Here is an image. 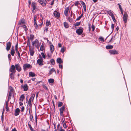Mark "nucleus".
Here are the masks:
<instances>
[{
	"instance_id": "obj_1",
	"label": "nucleus",
	"mask_w": 131,
	"mask_h": 131,
	"mask_svg": "<svg viewBox=\"0 0 131 131\" xmlns=\"http://www.w3.org/2000/svg\"><path fill=\"white\" fill-rule=\"evenodd\" d=\"M28 41L29 43V50L30 52V54L31 56H32L34 54V51L33 49H31L30 48V41L29 39V37H28Z\"/></svg>"
},
{
	"instance_id": "obj_2",
	"label": "nucleus",
	"mask_w": 131,
	"mask_h": 131,
	"mask_svg": "<svg viewBox=\"0 0 131 131\" xmlns=\"http://www.w3.org/2000/svg\"><path fill=\"white\" fill-rule=\"evenodd\" d=\"M83 31V28L80 27L76 30V32L78 35H80L82 34Z\"/></svg>"
},
{
	"instance_id": "obj_3",
	"label": "nucleus",
	"mask_w": 131,
	"mask_h": 131,
	"mask_svg": "<svg viewBox=\"0 0 131 131\" xmlns=\"http://www.w3.org/2000/svg\"><path fill=\"white\" fill-rule=\"evenodd\" d=\"M9 71L11 73H15L16 71L15 66L14 65H12L11 67H10L9 68Z\"/></svg>"
},
{
	"instance_id": "obj_4",
	"label": "nucleus",
	"mask_w": 131,
	"mask_h": 131,
	"mask_svg": "<svg viewBox=\"0 0 131 131\" xmlns=\"http://www.w3.org/2000/svg\"><path fill=\"white\" fill-rule=\"evenodd\" d=\"M16 70L18 72H20L21 70V68L19 63L15 64V65Z\"/></svg>"
},
{
	"instance_id": "obj_5",
	"label": "nucleus",
	"mask_w": 131,
	"mask_h": 131,
	"mask_svg": "<svg viewBox=\"0 0 131 131\" xmlns=\"http://www.w3.org/2000/svg\"><path fill=\"white\" fill-rule=\"evenodd\" d=\"M128 15L126 12H124L123 15V21L125 23H126L128 18Z\"/></svg>"
},
{
	"instance_id": "obj_6",
	"label": "nucleus",
	"mask_w": 131,
	"mask_h": 131,
	"mask_svg": "<svg viewBox=\"0 0 131 131\" xmlns=\"http://www.w3.org/2000/svg\"><path fill=\"white\" fill-rule=\"evenodd\" d=\"M23 68L24 70L25 71L26 70L27 68H29L30 67H32V66H31L28 63H26L23 65Z\"/></svg>"
},
{
	"instance_id": "obj_7",
	"label": "nucleus",
	"mask_w": 131,
	"mask_h": 131,
	"mask_svg": "<svg viewBox=\"0 0 131 131\" xmlns=\"http://www.w3.org/2000/svg\"><path fill=\"white\" fill-rule=\"evenodd\" d=\"M110 54H118V52L115 50H112L109 51Z\"/></svg>"
},
{
	"instance_id": "obj_8",
	"label": "nucleus",
	"mask_w": 131,
	"mask_h": 131,
	"mask_svg": "<svg viewBox=\"0 0 131 131\" xmlns=\"http://www.w3.org/2000/svg\"><path fill=\"white\" fill-rule=\"evenodd\" d=\"M40 56L41 58L38 59L37 61V62L38 64L41 66L43 65V61L41 57V56Z\"/></svg>"
},
{
	"instance_id": "obj_9",
	"label": "nucleus",
	"mask_w": 131,
	"mask_h": 131,
	"mask_svg": "<svg viewBox=\"0 0 131 131\" xmlns=\"http://www.w3.org/2000/svg\"><path fill=\"white\" fill-rule=\"evenodd\" d=\"M21 87L22 88H23L24 89L23 90L24 91H27L28 89V86L27 84H24V86L22 85L21 86Z\"/></svg>"
},
{
	"instance_id": "obj_10",
	"label": "nucleus",
	"mask_w": 131,
	"mask_h": 131,
	"mask_svg": "<svg viewBox=\"0 0 131 131\" xmlns=\"http://www.w3.org/2000/svg\"><path fill=\"white\" fill-rule=\"evenodd\" d=\"M11 46V43L9 41L6 43V49L7 51L9 50L10 49Z\"/></svg>"
},
{
	"instance_id": "obj_11",
	"label": "nucleus",
	"mask_w": 131,
	"mask_h": 131,
	"mask_svg": "<svg viewBox=\"0 0 131 131\" xmlns=\"http://www.w3.org/2000/svg\"><path fill=\"white\" fill-rule=\"evenodd\" d=\"M65 106L64 105L60 108V115L62 116L63 115V112L64 111Z\"/></svg>"
},
{
	"instance_id": "obj_12",
	"label": "nucleus",
	"mask_w": 131,
	"mask_h": 131,
	"mask_svg": "<svg viewBox=\"0 0 131 131\" xmlns=\"http://www.w3.org/2000/svg\"><path fill=\"white\" fill-rule=\"evenodd\" d=\"M53 14L56 17L59 18L60 17V13L56 10H55Z\"/></svg>"
},
{
	"instance_id": "obj_13",
	"label": "nucleus",
	"mask_w": 131,
	"mask_h": 131,
	"mask_svg": "<svg viewBox=\"0 0 131 131\" xmlns=\"http://www.w3.org/2000/svg\"><path fill=\"white\" fill-rule=\"evenodd\" d=\"M20 113V109L17 108L15 110L14 115L15 116H17L19 115Z\"/></svg>"
},
{
	"instance_id": "obj_14",
	"label": "nucleus",
	"mask_w": 131,
	"mask_h": 131,
	"mask_svg": "<svg viewBox=\"0 0 131 131\" xmlns=\"http://www.w3.org/2000/svg\"><path fill=\"white\" fill-rule=\"evenodd\" d=\"M54 71L55 72V73L56 74V73L55 70H54V69L53 68L50 70L49 72L48 73V75H50L51 74H52L53 72Z\"/></svg>"
},
{
	"instance_id": "obj_15",
	"label": "nucleus",
	"mask_w": 131,
	"mask_h": 131,
	"mask_svg": "<svg viewBox=\"0 0 131 131\" xmlns=\"http://www.w3.org/2000/svg\"><path fill=\"white\" fill-rule=\"evenodd\" d=\"M69 8L68 7H67L65 9L64 14L65 16H67L68 15V13L69 11Z\"/></svg>"
},
{
	"instance_id": "obj_16",
	"label": "nucleus",
	"mask_w": 131,
	"mask_h": 131,
	"mask_svg": "<svg viewBox=\"0 0 131 131\" xmlns=\"http://www.w3.org/2000/svg\"><path fill=\"white\" fill-rule=\"evenodd\" d=\"M15 53V50L14 49V46H12L10 52V53L12 56H14Z\"/></svg>"
},
{
	"instance_id": "obj_17",
	"label": "nucleus",
	"mask_w": 131,
	"mask_h": 131,
	"mask_svg": "<svg viewBox=\"0 0 131 131\" xmlns=\"http://www.w3.org/2000/svg\"><path fill=\"white\" fill-rule=\"evenodd\" d=\"M54 48L53 45H50V50L51 53H53V52L54 51Z\"/></svg>"
},
{
	"instance_id": "obj_18",
	"label": "nucleus",
	"mask_w": 131,
	"mask_h": 131,
	"mask_svg": "<svg viewBox=\"0 0 131 131\" xmlns=\"http://www.w3.org/2000/svg\"><path fill=\"white\" fill-rule=\"evenodd\" d=\"M57 62L59 64H62L63 63V61L60 58H58L57 59Z\"/></svg>"
},
{
	"instance_id": "obj_19",
	"label": "nucleus",
	"mask_w": 131,
	"mask_h": 131,
	"mask_svg": "<svg viewBox=\"0 0 131 131\" xmlns=\"http://www.w3.org/2000/svg\"><path fill=\"white\" fill-rule=\"evenodd\" d=\"M36 3L34 2H32L31 3V6L32 7V11L35 10L36 8V6H35Z\"/></svg>"
},
{
	"instance_id": "obj_20",
	"label": "nucleus",
	"mask_w": 131,
	"mask_h": 131,
	"mask_svg": "<svg viewBox=\"0 0 131 131\" xmlns=\"http://www.w3.org/2000/svg\"><path fill=\"white\" fill-rule=\"evenodd\" d=\"M25 24V22L24 21L23 19H21L20 20L18 24V25H20L21 24Z\"/></svg>"
},
{
	"instance_id": "obj_21",
	"label": "nucleus",
	"mask_w": 131,
	"mask_h": 131,
	"mask_svg": "<svg viewBox=\"0 0 131 131\" xmlns=\"http://www.w3.org/2000/svg\"><path fill=\"white\" fill-rule=\"evenodd\" d=\"M29 77H34L36 76V74L33 72H30L29 73Z\"/></svg>"
},
{
	"instance_id": "obj_22",
	"label": "nucleus",
	"mask_w": 131,
	"mask_h": 131,
	"mask_svg": "<svg viewBox=\"0 0 131 131\" xmlns=\"http://www.w3.org/2000/svg\"><path fill=\"white\" fill-rule=\"evenodd\" d=\"M25 97L24 94H22L21 95L19 98V100L22 102L23 101Z\"/></svg>"
},
{
	"instance_id": "obj_23",
	"label": "nucleus",
	"mask_w": 131,
	"mask_h": 131,
	"mask_svg": "<svg viewBox=\"0 0 131 131\" xmlns=\"http://www.w3.org/2000/svg\"><path fill=\"white\" fill-rule=\"evenodd\" d=\"M113 47V46L111 45H107L106 47V48L107 49H111Z\"/></svg>"
},
{
	"instance_id": "obj_24",
	"label": "nucleus",
	"mask_w": 131,
	"mask_h": 131,
	"mask_svg": "<svg viewBox=\"0 0 131 131\" xmlns=\"http://www.w3.org/2000/svg\"><path fill=\"white\" fill-rule=\"evenodd\" d=\"M32 101V100L29 99L28 103V105L29 106L31 107V108L32 106V104L31 103V102Z\"/></svg>"
},
{
	"instance_id": "obj_25",
	"label": "nucleus",
	"mask_w": 131,
	"mask_h": 131,
	"mask_svg": "<svg viewBox=\"0 0 131 131\" xmlns=\"http://www.w3.org/2000/svg\"><path fill=\"white\" fill-rule=\"evenodd\" d=\"M115 37V36H113L112 37V38H111V40L109 41L108 42L109 43L110 42H112L113 41L115 40V39L114 38Z\"/></svg>"
},
{
	"instance_id": "obj_26",
	"label": "nucleus",
	"mask_w": 131,
	"mask_h": 131,
	"mask_svg": "<svg viewBox=\"0 0 131 131\" xmlns=\"http://www.w3.org/2000/svg\"><path fill=\"white\" fill-rule=\"evenodd\" d=\"M14 73H11L10 75V78L11 79H14Z\"/></svg>"
},
{
	"instance_id": "obj_27",
	"label": "nucleus",
	"mask_w": 131,
	"mask_h": 131,
	"mask_svg": "<svg viewBox=\"0 0 131 131\" xmlns=\"http://www.w3.org/2000/svg\"><path fill=\"white\" fill-rule=\"evenodd\" d=\"M107 13L111 16H113V15L112 12L111 10H109L107 11Z\"/></svg>"
},
{
	"instance_id": "obj_28",
	"label": "nucleus",
	"mask_w": 131,
	"mask_h": 131,
	"mask_svg": "<svg viewBox=\"0 0 131 131\" xmlns=\"http://www.w3.org/2000/svg\"><path fill=\"white\" fill-rule=\"evenodd\" d=\"M50 62L52 65H54L55 64V61L53 59H52L50 60Z\"/></svg>"
},
{
	"instance_id": "obj_29",
	"label": "nucleus",
	"mask_w": 131,
	"mask_h": 131,
	"mask_svg": "<svg viewBox=\"0 0 131 131\" xmlns=\"http://www.w3.org/2000/svg\"><path fill=\"white\" fill-rule=\"evenodd\" d=\"M64 25L66 28H67L69 27L68 24L66 22H65L64 23Z\"/></svg>"
},
{
	"instance_id": "obj_30",
	"label": "nucleus",
	"mask_w": 131,
	"mask_h": 131,
	"mask_svg": "<svg viewBox=\"0 0 131 131\" xmlns=\"http://www.w3.org/2000/svg\"><path fill=\"white\" fill-rule=\"evenodd\" d=\"M35 96V94H32L31 96V97L29 99L32 100V102H33L34 101V97Z\"/></svg>"
},
{
	"instance_id": "obj_31",
	"label": "nucleus",
	"mask_w": 131,
	"mask_h": 131,
	"mask_svg": "<svg viewBox=\"0 0 131 131\" xmlns=\"http://www.w3.org/2000/svg\"><path fill=\"white\" fill-rule=\"evenodd\" d=\"M29 119L30 121L31 122H33L34 120L32 114H30L29 116Z\"/></svg>"
},
{
	"instance_id": "obj_32",
	"label": "nucleus",
	"mask_w": 131,
	"mask_h": 131,
	"mask_svg": "<svg viewBox=\"0 0 131 131\" xmlns=\"http://www.w3.org/2000/svg\"><path fill=\"white\" fill-rule=\"evenodd\" d=\"M54 80L53 79H50L48 80V82L49 83H53L54 82Z\"/></svg>"
},
{
	"instance_id": "obj_33",
	"label": "nucleus",
	"mask_w": 131,
	"mask_h": 131,
	"mask_svg": "<svg viewBox=\"0 0 131 131\" xmlns=\"http://www.w3.org/2000/svg\"><path fill=\"white\" fill-rule=\"evenodd\" d=\"M30 38L31 41H32L34 38V36L32 34H30Z\"/></svg>"
},
{
	"instance_id": "obj_34",
	"label": "nucleus",
	"mask_w": 131,
	"mask_h": 131,
	"mask_svg": "<svg viewBox=\"0 0 131 131\" xmlns=\"http://www.w3.org/2000/svg\"><path fill=\"white\" fill-rule=\"evenodd\" d=\"M81 22V21H80L79 22H77L76 23H75L74 24V26H79Z\"/></svg>"
},
{
	"instance_id": "obj_35",
	"label": "nucleus",
	"mask_w": 131,
	"mask_h": 131,
	"mask_svg": "<svg viewBox=\"0 0 131 131\" xmlns=\"http://www.w3.org/2000/svg\"><path fill=\"white\" fill-rule=\"evenodd\" d=\"M83 14L82 13L81 14V15L78 18L76 19L75 21H77V20H79L81 19V18L83 16Z\"/></svg>"
},
{
	"instance_id": "obj_36",
	"label": "nucleus",
	"mask_w": 131,
	"mask_h": 131,
	"mask_svg": "<svg viewBox=\"0 0 131 131\" xmlns=\"http://www.w3.org/2000/svg\"><path fill=\"white\" fill-rule=\"evenodd\" d=\"M37 18V16L36 15H35L34 16V23L35 24H36V23H37V21H36V18Z\"/></svg>"
},
{
	"instance_id": "obj_37",
	"label": "nucleus",
	"mask_w": 131,
	"mask_h": 131,
	"mask_svg": "<svg viewBox=\"0 0 131 131\" xmlns=\"http://www.w3.org/2000/svg\"><path fill=\"white\" fill-rule=\"evenodd\" d=\"M15 51H16V53L18 54L19 57L20 59L21 57H20V53H19V52L18 50H16Z\"/></svg>"
},
{
	"instance_id": "obj_38",
	"label": "nucleus",
	"mask_w": 131,
	"mask_h": 131,
	"mask_svg": "<svg viewBox=\"0 0 131 131\" xmlns=\"http://www.w3.org/2000/svg\"><path fill=\"white\" fill-rule=\"evenodd\" d=\"M39 3L41 4V5L43 6V1L42 0H38Z\"/></svg>"
},
{
	"instance_id": "obj_39",
	"label": "nucleus",
	"mask_w": 131,
	"mask_h": 131,
	"mask_svg": "<svg viewBox=\"0 0 131 131\" xmlns=\"http://www.w3.org/2000/svg\"><path fill=\"white\" fill-rule=\"evenodd\" d=\"M43 45L42 43V44L41 45V46H40V50L41 51H43Z\"/></svg>"
},
{
	"instance_id": "obj_40",
	"label": "nucleus",
	"mask_w": 131,
	"mask_h": 131,
	"mask_svg": "<svg viewBox=\"0 0 131 131\" xmlns=\"http://www.w3.org/2000/svg\"><path fill=\"white\" fill-rule=\"evenodd\" d=\"M99 39L100 41L102 42H104V39L102 37L100 36L99 38Z\"/></svg>"
},
{
	"instance_id": "obj_41",
	"label": "nucleus",
	"mask_w": 131,
	"mask_h": 131,
	"mask_svg": "<svg viewBox=\"0 0 131 131\" xmlns=\"http://www.w3.org/2000/svg\"><path fill=\"white\" fill-rule=\"evenodd\" d=\"M22 27L24 28V30H25L26 31H27L28 30V29L27 28L26 26L25 25H23L22 26Z\"/></svg>"
},
{
	"instance_id": "obj_42",
	"label": "nucleus",
	"mask_w": 131,
	"mask_h": 131,
	"mask_svg": "<svg viewBox=\"0 0 131 131\" xmlns=\"http://www.w3.org/2000/svg\"><path fill=\"white\" fill-rule=\"evenodd\" d=\"M6 105V111L7 112L9 111V107L8 105L5 104Z\"/></svg>"
},
{
	"instance_id": "obj_43",
	"label": "nucleus",
	"mask_w": 131,
	"mask_h": 131,
	"mask_svg": "<svg viewBox=\"0 0 131 131\" xmlns=\"http://www.w3.org/2000/svg\"><path fill=\"white\" fill-rule=\"evenodd\" d=\"M34 25L35 26V28L36 29H38L39 27L38 25H37V23H36V24L34 23Z\"/></svg>"
},
{
	"instance_id": "obj_44",
	"label": "nucleus",
	"mask_w": 131,
	"mask_h": 131,
	"mask_svg": "<svg viewBox=\"0 0 131 131\" xmlns=\"http://www.w3.org/2000/svg\"><path fill=\"white\" fill-rule=\"evenodd\" d=\"M15 47V51L18 50V44L17 41V43L16 44Z\"/></svg>"
},
{
	"instance_id": "obj_45",
	"label": "nucleus",
	"mask_w": 131,
	"mask_h": 131,
	"mask_svg": "<svg viewBox=\"0 0 131 131\" xmlns=\"http://www.w3.org/2000/svg\"><path fill=\"white\" fill-rule=\"evenodd\" d=\"M63 104L62 102H59L58 104V107H59L61 106Z\"/></svg>"
},
{
	"instance_id": "obj_46",
	"label": "nucleus",
	"mask_w": 131,
	"mask_h": 131,
	"mask_svg": "<svg viewBox=\"0 0 131 131\" xmlns=\"http://www.w3.org/2000/svg\"><path fill=\"white\" fill-rule=\"evenodd\" d=\"M62 123L63 125V127L65 128H66L67 127V125L66 123H65L63 121L62 122Z\"/></svg>"
},
{
	"instance_id": "obj_47",
	"label": "nucleus",
	"mask_w": 131,
	"mask_h": 131,
	"mask_svg": "<svg viewBox=\"0 0 131 131\" xmlns=\"http://www.w3.org/2000/svg\"><path fill=\"white\" fill-rule=\"evenodd\" d=\"M43 1V6H46V4L47 3L46 1L45 0V1Z\"/></svg>"
},
{
	"instance_id": "obj_48",
	"label": "nucleus",
	"mask_w": 131,
	"mask_h": 131,
	"mask_svg": "<svg viewBox=\"0 0 131 131\" xmlns=\"http://www.w3.org/2000/svg\"><path fill=\"white\" fill-rule=\"evenodd\" d=\"M81 4L82 5L83 7H84V6H86V5L82 1H81Z\"/></svg>"
},
{
	"instance_id": "obj_49",
	"label": "nucleus",
	"mask_w": 131,
	"mask_h": 131,
	"mask_svg": "<svg viewBox=\"0 0 131 131\" xmlns=\"http://www.w3.org/2000/svg\"><path fill=\"white\" fill-rule=\"evenodd\" d=\"M111 17H112L113 21L114 22H115L116 21V20L115 19V17L114 15H113V16H111Z\"/></svg>"
},
{
	"instance_id": "obj_50",
	"label": "nucleus",
	"mask_w": 131,
	"mask_h": 131,
	"mask_svg": "<svg viewBox=\"0 0 131 131\" xmlns=\"http://www.w3.org/2000/svg\"><path fill=\"white\" fill-rule=\"evenodd\" d=\"M91 28L92 29V31H94L95 29V27L93 25V24H92L91 26Z\"/></svg>"
},
{
	"instance_id": "obj_51",
	"label": "nucleus",
	"mask_w": 131,
	"mask_h": 131,
	"mask_svg": "<svg viewBox=\"0 0 131 131\" xmlns=\"http://www.w3.org/2000/svg\"><path fill=\"white\" fill-rule=\"evenodd\" d=\"M79 4V3L78 1L74 3V4L75 6H78V4Z\"/></svg>"
},
{
	"instance_id": "obj_52",
	"label": "nucleus",
	"mask_w": 131,
	"mask_h": 131,
	"mask_svg": "<svg viewBox=\"0 0 131 131\" xmlns=\"http://www.w3.org/2000/svg\"><path fill=\"white\" fill-rule=\"evenodd\" d=\"M51 24L50 21H48L46 23V25L47 26H49Z\"/></svg>"
},
{
	"instance_id": "obj_53",
	"label": "nucleus",
	"mask_w": 131,
	"mask_h": 131,
	"mask_svg": "<svg viewBox=\"0 0 131 131\" xmlns=\"http://www.w3.org/2000/svg\"><path fill=\"white\" fill-rule=\"evenodd\" d=\"M117 5L119 6V8L120 9V11H121V10H122V8L121 5L119 4V3Z\"/></svg>"
},
{
	"instance_id": "obj_54",
	"label": "nucleus",
	"mask_w": 131,
	"mask_h": 131,
	"mask_svg": "<svg viewBox=\"0 0 131 131\" xmlns=\"http://www.w3.org/2000/svg\"><path fill=\"white\" fill-rule=\"evenodd\" d=\"M35 122L36 124H37V114L36 113L35 114Z\"/></svg>"
},
{
	"instance_id": "obj_55",
	"label": "nucleus",
	"mask_w": 131,
	"mask_h": 131,
	"mask_svg": "<svg viewBox=\"0 0 131 131\" xmlns=\"http://www.w3.org/2000/svg\"><path fill=\"white\" fill-rule=\"evenodd\" d=\"M41 54L43 58L44 59H45L46 58V56L44 54V53L43 52H41Z\"/></svg>"
},
{
	"instance_id": "obj_56",
	"label": "nucleus",
	"mask_w": 131,
	"mask_h": 131,
	"mask_svg": "<svg viewBox=\"0 0 131 131\" xmlns=\"http://www.w3.org/2000/svg\"><path fill=\"white\" fill-rule=\"evenodd\" d=\"M114 26V24H112L111 25V27L112 29V31H113Z\"/></svg>"
},
{
	"instance_id": "obj_57",
	"label": "nucleus",
	"mask_w": 131,
	"mask_h": 131,
	"mask_svg": "<svg viewBox=\"0 0 131 131\" xmlns=\"http://www.w3.org/2000/svg\"><path fill=\"white\" fill-rule=\"evenodd\" d=\"M64 51V49L63 48H62L61 49V52L62 53H63Z\"/></svg>"
},
{
	"instance_id": "obj_58",
	"label": "nucleus",
	"mask_w": 131,
	"mask_h": 131,
	"mask_svg": "<svg viewBox=\"0 0 131 131\" xmlns=\"http://www.w3.org/2000/svg\"><path fill=\"white\" fill-rule=\"evenodd\" d=\"M38 41L37 40V41L36 40H35L33 42H32V45H34V44L36 43V42Z\"/></svg>"
},
{
	"instance_id": "obj_59",
	"label": "nucleus",
	"mask_w": 131,
	"mask_h": 131,
	"mask_svg": "<svg viewBox=\"0 0 131 131\" xmlns=\"http://www.w3.org/2000/svg\"><path fill=\"white\" fill-rule=\"evenodd\" d=\"M61 64H59V67L60 68H61V69H62L63 67L62 66Z\"/></svg>"
},
{
	"instance_id": "obj_60",
	"label": "nucleus",
	"mask_w": 131,
	"mask_h": 131,
	"mask_svg": "<svg viewBox=\"0 0 131 131\" xmlns=\"http://www.w3.org/2000/svg\"><path fill=\"white\" fill-rule=\"evenodd\" d=\"M8 58L9 60L10 61L11 60L10 58H11V56L10 54H8Z\"/></svg>"
},
{
	"instance_id": "obj_61",
	"label": "nucleus",
	"mask_w": 131,
	"mask_h": 131,
	"mask_svg": "<svg viewBox=\"0 0 131 131\" xmlns=\"http://www.w3.org/2000/svg\"><path fill=\"white\" fill-rule=\"evenodd\" d=\"M53 125H54V128L55 129V130H56V129H56V123H53Z\"/></svg>"
},
{
	"instance_id": "obj_62",
	"label": "nucleus",
	"mask_w": 131,
	"mask_h": 131,
	"mask_svg": "<svg viewBox=\"0 0 131 131\" xmlns=\"http://www.w3.org/2000/svg\"><path fill=\"white\" fill-rule=\"evenodd\" d=\"M24 106H23L21 108V112H23L24 111Z\"/></svg>"
},
{
	"instance_id": "obj_63",
	"label": "nucleus",
	"mask_w": 131,
	"mask_h": 131,
	"mask_svg": "<svg viewBox=\"0 0 131 131\" xmlns=\"http://www.w3.org/2000/svg\"><path fill=\"white\" fill-rule=\"evenodd\" d=\"M47 55L48 58H51V55L50 54H49V53H47Z\"/></svg>"
},
{
	"instance_id": "obj_64",
	"label": "nucleus",
	"mask_w": 131,
	"mask_h": 131,
	"mask_svg": "<svg viewBox=\"0 0 131 131\" xmlns=\"http://www.w3.org/2000/svg\"><path fill=\"white\" fill-rule=\"evenodd\" d=\"M69 21L71 23L73 21V19L72 18H71L69 19Z\"/></svg>"
}]
</instances>
